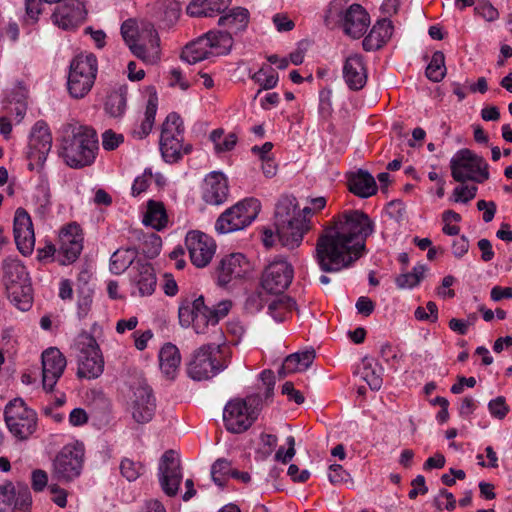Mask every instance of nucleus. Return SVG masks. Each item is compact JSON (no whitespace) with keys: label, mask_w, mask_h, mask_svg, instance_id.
I'll return each instance as SVG.
<instances>
[{"label":"nucleus","mask_w":512,"mask_h":512,"mask_svg":"<svg viewBox=\"0 0 512 512\" xmlns=\"http://www.w3.org/2000/svg\"><path fill=\"white\" fill-rule=\"evenodd\" d=\"M375 230V221L362 210L347 209L334 215L316 242L314 259L320 270L337 273L352 267L367 254L366 241Z\"/></svg>","instance_id":"f257e3e1"},{"label":"nucleus","mask_w":512,"mask_h":512,"mask_svg":"<svg viewBox=\"0 0 512 512\" xmlns=\"http://www.w3.org/2000/svg\"><path fill=\"white\" fill-rule=\"evenodd\" d=\"M326 202L325 197H316L310 200L311 206L300 210L295 197L282 196L274 212L276 236L281 245L289 249L298 247L304 235L312 228L310 217L314 212L324 209Z\"/></svg>","instance_id":"f03ea898"},{"label":"nucleus","mask_w":512,"mask_h":512,"mask_svg":"<svg viewBox=\"0 0 512 512\" xmlns=\"http://www.w3.org/2000/svg\"><path fill=\"white\" fill-rule=\"evenodd\" d=\"M58 133L59 155L69 167L80 169L94 163L98 137L93 128L72 120L62 124Z\"/></svg>","instance_id":"7ed1b4c3"},{"label":"nucleus","mask_w":512,"mask_h":512,"mask_svg":"<svg viewBox=\"0 0 512 512\" xmlns=\"http://www.w3.org/2000/svg\"><path fill=\"white\" fill-rule=\"evenodd\" d=\"M219 343H208L197 348L186 365L189 378L194 381H206L224 371L231 362V350L225 343L222 331Z\"/></svg>","instance_id":"20e7f679"},{"label":"nucleus","mask_w":512,"mask_h":512,"mask_svg":"<svg viewBox=\"0 0 512 512\" xmlns=\"http://www.w3.org/2000/svg\"><path fill=\"white\" fill-rule=\"evenodd\" d=\"M231 307L232 302L224 300L211 308L205 304L202 295L193 301L186 299L178 309L179 323L185 328L192 326L197 334H204L208 326H216L229 313Z\"/></svg>","instance_id":"39448f33"},{"label":"nucleus","mask_w":512,"mask_h":512,"mask_svg":"<svg viewBox=\"0 0 512 512\" xmlns=\"http://www.w3.org/2000/svg\"><path fill=\"white\" fill-rule=\"evenodd\" d=\"M121 36L131 53L143 61L160 57V38L154 25L146 23L139 32L135 19L129 18L121 24Z\"/></svg>","instance_id":"423d86ee"},{"label":"nucleus","mask_w":512,"mask_h":512,"mask_svg":"<svg viewBox=\"0 0 512 512\" xmlns=\"http://www.w3.org/2000/svg\"><path fill=\"white\" fill-rule=\"evenodd\" d=\"M263 406L260 393L229 400L223 409V423L228 432L241 434L257 420Z\"/></svg>","instance_id":"0eeeda50"},{"label":"nucleus","mask_w":512,"mask_h":512,"mask_svg":"<svg viewBox=\"0 0 512 512\" xmlns=\"http://www.w3.org/2000/svg\"><path fill=\"white\" fill-rule=\"evenodd\" d=\"M3 416L8 431L19 442L28 441L38 429L37 412L28 407L21 397L6 404Z\"/></svg>","instance_id":"6e6552de"},{"label":"nucleus","mask_w":512,"mask_h":512,"mask_svg":"<svg viewBox=\"0 0 512 512\" xmlns=\"http://www.w3.org/2000/svg\"><path fill=\"white\" fill-rule=\"evenodd\" d=\"M233 43L229 33L221 31H209L187 44L181 59L189 64L208 59L210 56L227 53Z\"/></svg>","instance_id":"1a4fd4ad"},{"label":"nucleus","mask_w":512,"mask_h":512,"mask_svg":"<svg viewBox=\"0 0 512 512\" xmlns=\"http://www.w3.org/2000/svg\"><path fill=\"white\" fill-rule=\"evenodd\" d=\"M98 71V61L93 53L76 55L70 62L67 88L76 99L83 98L92 89Z\"/></svg>","instance_id":"9d476101"},{"label":"nucleus","mask_w":512,"mask_h":512,"mask_svg":"<svg viewBox=\"0 0 512 512\" xmlns=\"http://www.w3.org/2000/svg\"><path fill=\"white\" fill-rule=\"evenodd\" d=\"M261 210L258 199L250 197L240 200L220 214L215 223L219 234H227L243 230L250 226Z\"/></svg>","instance_id":"9b49d317"},{"label":"nucleus","mask_w":512,"mask_h":512,"mask_svg":"<svg viewBox=\"0 0 512 512\" xmlns=\"http://www.w3.org/2000/svg\"><path fill=\"white\" fill-rule=\"evenodd\" d=\"M488 168L489 165L482 156L467 148L458 150L450 160L451 176L460 183H484L490 177Z\"/></svg>","instance_id":"f8f14e48"},{"label":"nucleus","mask_w":512,"mask_h":512,"mask_svg":"<svg viewBox=\"0 0 512 512\" xmlns=\"http://www.w3.org/2000/svg\"><path fill=\"white\" fill-rule=\"evenodd\" d=\"M77 352V376L85 379L98 378L104 370V359L96 339L87 332L80 333L74 341Z\"/></svg>","instance_id":"ddd939ff"},{"label":"nucleus","mask_w":512,"mask_h":512,"mask_svg":"<svg viewBox=\"0 0 512 512\" xmlns=\"http://www.w3.org/2000/svg\"><path fill=\"white\" fill-rule=\"evenodd\" d=\"M84 462V446L81 443L65 445L53 461V475L59 481L71 482L79 477Z\"/></svg>","instance_id":"4468645a"},{"label":"nucleus","mask_w":512,"mask_h":512,"mask_svg":"<svg viewBox=\"0 0 512 512\" xmlns=\"http://www.w3.org/2000/svg\"><path fill=\"white\" fill-rule=\"evenodd\" d=\"M58 264L67 266L75 263L84 248V232L77 222H70L59 229Z\"/></svg>","instance_id":"2eb2a0df"},{"label":"nucleus","mask_w":512,"mask_h":512,"mask_svg":"<svg viewBox=\"0 0 512 512\" xmlns=\"http://www.w3.org/2000/svg\"><path fill=\"white\" fill-rule=\"evenodd\" d=\"M293 277V266L287 260L278 258L265 268L261 286L270 294H281L290 286Z\"/></svg>","instance_id":"dca6fc26"},{"label":"nucleus","mask_w":512,"mask_h":512,"mask_svg":"<svg viewBox=\"0 0 512 512\" xmlns=\"http://www.w3.org/2000/svg\"><path fill=\"white\" fill-rule=\"evenodd\" d=\"M180 459L174 450H167L161 456L158 465V478L163 492L176 496L182 481Z\"/></svg>","instance_id":"f3484780"},{"label":"nucleus","mask_w":512,"mask_h":512,"mask_svg":"<svg viewBox=\"0 0 512 512\" xmlns=\"http://www.w3.org/2000/svg\"><path fill=\"white\" fill-rule=\"evenodd\" d=\"M185 245L191 262L199 268L209 264L216 250L214 240L199 230H192L187 233Z\"/></svg>","instance_id":"a211bd4d"},{"label":"nucleus","mask_w":512,"mask_h":512,"mask_svg":"<svg viewBox=\"0 0 512 512\" xmlns=\"http://www.w3.org/2000/svg\"><path fill=\"white\" fill-rule=\"evenodd\" d=\"M42 384L47 392L53 391L58 380L64 373L67 360L56 347H50L42 352Z\"/></svg>","instance_id":"6ab92c4d"},{"label":"nucleus","mask_w":512,"mask_h":512,"mask_svg":"<svg viewBox=\"0 0 512 512\" xmlns=\"http://www.w3.org/2000/svg\"><path fill=\"white\" fill-rule=\"evenodd\" d=\"M250 265L242 253H232L224 256L216 267L217 284L226 287L233 280L243 278L249 271Z\"/></svg>","instance_id":"aec40b11"},{"label":"nucleus","mask_w":512,"mask_h":512,"mask_svg":"<svg viewBox=\"0 0 512 512\" xmlns=\"http://www.w3.org/2000/svg\"><path fill=\"white\" fill-rule=\"evenodd\" d=\"M13 233L20 253L24 256L30 255L35 245V235L31 217L23 208H18L15 212Z\"/></svg>","instance_id":"412c9836"},{"label":"nucleus","mask_w":512,"mask_h":512,"mask_svg":"<svg viewBox=\"0 0 512 512\" xmlns=\"http://www.w3.org/2000/svg\"><path fill=\"white\" fill-rule=\"evenodd\" d=\"M86 9L79 0H66L63 5L56 8L52 14L55 25L63 30H75L86 19Z\"/></svg>","instance_id":"4be33fe9"},{"label":"nucleus","mask_w":512,"mask_h":512,"mask_svg":"<svg viewBox=\"0 0 512 512\" xmlns=\"http://www.w3.org/2000/svg\"><path fill=\"white\" fill-rule=\"evenodd\" d=\"M28 157L37 163H43L52 147V135L47 123L37 121L30 132Z\"/></svg>","instance_id":"5701e85b"},{"label":"nucleus","mask_w":512,"mask_h":512,"mask_svg":"<svg viewBox=\"0 0 512 512\" xmlns=\"http://www.w3.org/2000/svg\"><path fill=\"white\" fill-rule=\"evenodd\" d=\"M0 503L13 506L12 512H31L32 496L24 482H7L0 485Z\"/></svg>","instance_id":"b1692460"},{"label":"nucleus","mask_w":512,"mask_h":512,"mask_svg":"<svg viewBox=\"0 0 512 512\" xmlns=\"http://www.w3.org/2000/svg\"><path fill=\"white\" fill-rule=\"evenodd\" d=\"M341 23L346 35L359 39L367 31L370 17L360 4H352L341 14Z\"/></svg>","instance_id":"393cba45"},{"label":"nucleus","mask_w":512,"mask_h":512,"mask_svg":"<svg viewBox=\"0 0 512 512\" xmlns=\"http://www.w3.org/2000/svg\"><path fill=\"white\" fill-rule=\"evenodd\" d=\"M228 195V180L222 172L213 171L206 175L202 185V199L205 203L221 205Z\"/></svg>","instance_id":"a878e982"},{"label":"nucleus","mask_w":512,"mask_h":512,"mask_svg":"<svg viewBox=\"0 0 512 512\" xmlns=\"http://www.w3.org/2000/svg\"><path fill=\"white\" fill-rule=\"evenodd\" d=\"M342 74L350 90L359 91L363 89L368 79L364 57L360 54L348 56L343 63Z\"/></svg>","instance_id":"bb28decb"},{"label":"nucleus","mask_w":512,"mask_h":512,"mask_svg":"<svg viewBox=\"0 0 512 512\" xmlns=\"http://www.w3.org/2000/svg\"><path fill=\"white\" fill-rule=\"evenodd\" d=\"M155 409L156 400L152 388L148 385L137 387L132 404L133 419L140 424L148 423L152 420Z\"/></svg>","instance_id":"cd10ccee"},{"label":"nucleus","mask_w":512,"mask_h":512,"mask_svg":"<svg viewBox=\"0 0 512 512\" xmlns=\"http://www.w3.org/2000/svg\"><path fill=\"white\" fill-rule=\"evenodd\" d=\"M130 280L138 288L141 296H150L157 285L155 270L151 263L138 259L130 270Z\"/></svg>","instance_id":"c85d7f7f"},{"label":"nucleus","mask_w":512,"mask_h":512,"mask_svg":"<svg viewBox=\"0 0 512 512\" xmlns=\"http://www.w3.org/2000/svg\"><path fill=\"white\" fill-rule=\"evenodd\" d=\"M393 24L388 18L378 20L363 39L362 46L365 51H375L383 47L393 34Z\"/></svg>","instance_id":"c756f323"},{"label":"nucleus","mask_w":512,"mask_h":512,"mask_svg":"<svg viewBox=\"0 0 512 512\" xmlns=\"http://www.w3.org/2000/svg\"><path fill=\"white\" fill-rule=\"evenodd\" d=\"M349 191L360 198H369L377 192L374 177L365 170L359 169L348 178Z\"/></svg>","instance_id":"7c9ffc66"},{"label":"nucleus","mask_w":512,"mask_h":512,"mask_svg":"<svg viewBox=\"0 0 512 512\" xmlns=\"http://www.w3.org/2000/svg\"><path fill=\"white\" fill-rule=\"evenodd\" d=\"M142 223L156 231L165 229L168 225V214L164 203L149 199L146 203V211L143 213Z\"/></svg>","instance_id":"2f4dec72"},{"label":"nucleus","mask_w":512,"mask_h":512,"mask_svg":"<svg viewBox=\"0 0 512 512\" xmlns=\"http://www.w3.org/2000/svg\"><path fill=\"white\" fill-rule=\"evenodd\" d=\"M3 284L5 289L30 281L25 266L17 258L7 257L2 262Z\"/></svg>","instance_id":"473e14b6"},{"label":"nucleus","mask_w":512,"mask_h":512,"mask_svg":"<svg viewBox=\"0 0 512 512\" xmlns=\"http://www.w3.org/2000/svg\"><path fill=\"white\" fill-rule=\"evenodd\" d=\"M314 359V350H306L288 355L278 370L279 377L283 378L289 374L307 370Z\"/></svg>","instance_id":"72a5a7b5"},{"label":"nucleus","mask_w":512,"mask_h":512,"mask_svg":"<svg viewBox=\"0 0 512 512\" xmlns=\"http://www.w3.org/2000/svg\"><path fill=\"white\" fill-rule=\"evenodd\" d=\"M157 108L158 98L156 94L150 95L143 118L140 122L135 123L134 127L131 129V135L134 139L142 140L150 134L155 123Z\"/></svg>","instance_id":"f704fd0d"},{"label":"nucleus","mask_w":512,"mask_h":512,"mask_svg":"<svg viewBox=\"0 0 512 512\" xmlns=\"http://www.w3.org/2000/svg\"><path fill=\"white\" fill-rule=\"evenodd\" d=\"M181 362V355L176 345L166 343L159 352V363L167 379H175Z\"/></svg>","instance_id":"c9c22d12"},{"label":"nucleus","mask_w":512,"mask_h":512,"mask_svg":"<svg viewBox=\"0 0 512 512\" xmlns=\"http://www.w3.org/2000/svg\"><path fill=\"white\" fill-rule=\"evenodd\" d=\"M231 0H192L187 13L192 17H214L225 11Z\"/></svg>","instance_id":"e433bc0d"},{"label":"nucleus","mask_w":512,"mask_h":512,"mask_svg":"<svg viewBox=\"0 0 512 512\" xmlns=\"http://www.w3.org/2000/svg\"><path fill=\"white\" fill-rule=\"evenodd\" d=\"M249 11L243 7H236L230 10L228 14L218 19V25L227 28L226 33L232 37V33L244 31L249 23Z\"/></svg>","instance_id":"4c0bfd02"},{"label":"nucleus","mask_w":512,"mask_h":512,"mask_svg":"<svg viewBox=\"0 0 512 512\" xmlns=\"http://www.w3.org/2000/svg\"><path fill=\"white\" fill-rule=\"evenodd\" d=\"M139 251L135 247L119 248L110 257L111 273L120 275L135 264Z\"/></svg>","instance_id":"58836bf2"},{"label":"nucleus","mask_w":512,"mask_h":512,"mask_svg":"<svg viewBox=\"0 0 512 512\" xmlns=\"http://www.w3.org/2000/svg\"><path fill=\"white\" fill-rule=\"evenodd\" d=\"M10 302L21 311H28L33 302L31 282L14 285L6 289Z\"/></svg>","instance_id":"ea45409f"},{"label":"nucleus","mask_w":512,"mask_h":512,"mask_svg":"<svg viewBox=\"0 0 512 512\" xmlns=\"http://www.w3.org/2000/svg\"><path fill=\"white\" fill-rule=\"evenodd\" d=\"M181 142H183V137H174L167 132L160 135V152L166 163L174 164L181 161Z\"/></svg>","instance_id":"a19ab883"},{"label":"nucleus","mask_w":512,"mask_h":512,"mask_svg":"<svg viewBox=\"0 0 512 512\" xmlns=\"http://www.w3.org/2000/svg\"><path fill=\"white\" fill-rule=\"evenodd\" d=\"M295 309L296 301L287 295H282L268 304V313L276 322L285 321Z\"/></svg>","instance_id":"79ce46f5"},{"label":"nucleus","mask_w":512,"mask_h":512,"mask_svg":"<svg viewBox=\"0 0 512 512\" xmlns=\"http://www.w3.org/2000/svg\"><path fill=\"white\" fill-rule=\"evenodd\" d=\"M250 78L260 86L256 96L263 90L275 88L279 81L278 73L269 65H263L258 71L250 75Z\"/></svg>","instance_id":"37998d69"},{"label":"nucleus","mask_w":512,"mask_h":512,"mask_svg":"<svg viewBox=\"0 0 512 512\" xmlns=\"http://www.w3.org/2000/svg\"><path fill=\"white\" fill-rule=\"evenodd\" d=\"M126 94L127 88L120 87L112 91L106 99L105 111L112 117H120L124 114L126 109Z\"/></svg>","instance_id":"c03bdc74"},{"label":"nucleus","mask_w":512,"mask_h":512,"mask_svg":"<svg viewBox=\"0 0 512 512\" xmlns=\"http://www.w3.org/2000/svg\"><path fill=\"white\" fill-rule=\"evenodd\" d=\"M447 72L445 66V55L442 51H435L426 67L425 75L432 82L438 83L443 80Z\"/></svg>","instance_id":"a18cd8bd"},{"label":"nucleus","mask_w":512,"mask_h":512,"mask_svg":"<svg viewBox=\"0 0 512 512\" xmlns=\"http://www.w3.org/2000/svg\"><path fill=\"white\" fill-rule=\"evenodd\" d=\"M33 199L36 206V212L40 216H45L51 207V194L48 184L41 183L39 184L33 195Z\"/></svg>","instance_id":"49530a36"},{"label":"nucleus","mask_w":512,"mask_h":512,"mask_svg":"<svg viewBox=\"0 0 512 512\" xmlns=\"http://www.w3.org/2000/svg\"><path fill=\"white\" fill-rule=\"evenodd\" d=\"M232 471L233 468L228 460L224 458L217 459L211 467V476L214 483L223 487L226 479L231 476Z\"/></svg>","instance_id":"de8ad7c7"},{"label":"nucleus","mask_w":512,"mask_h":512,"mask_svg":"<svg viewBox=\"0 0 512 512\" xmlns=\"http://www.w3.org/2000/svg\"><path fill=\"white\" fill-rule=\"evenodd\" d=\"M362 378L366 381L371 390L378 391L382 387L383 380L377 370L373 367V361L363 359Z\"/></svg>","instance_id":"09e8293b"},{"label":"nucleus","mask_w":512,"mask_h":512,"mask_svg":"<svg viewBox=\"0 0 512 512\" xmlns=\"http://www.w3.org/2000/svg\"><path fill=\"white\" fill-rule=\"evenodd\" d=\"M184 130V123L180 115L176 112H171L162 124L161 134L164 135L167 132L174 137H183Z\"/></svg>","instance_id":"8fccbe9b"},{"label":"nucleus","mask_w":512,"mask_h":512,"mask_svg":"<svg viewBox=\"0 0 512 512\" xmlns=\"http://www.w3.org/2000/svg\"><path fill=\"white\" fill-rule=\"evenodd\" d=\"M77 294V315L80 319H83L88 315L91 309L93 301V291L89 287L84 285L83 287L78 288Z\"/></svg>","instance_id":"3c124183"},{"label":"nucleus","mask_w":512,"mask_h":512,"mask_svg":"<svg viewBox=\"0 0 512 512\" xmlns=\"http://www.w3.org/2000/svg\"><path fill=\"white\" fill-rule=\"evenodd\" d=\"M119 468L121 475L129 482L137 480L144 471V466L140 462H135L130 458H123Z\"/></svg>","instance_id":"603ef678"},{"label":"nucleus","mask_w":512,"mask_h":512,"mask_svg":"<svg viewBox=\"0 0 512 512\" xmlns=\"http://www.w3.org/2000/svg\"><path fill=\"white\" fill-rule=\"evenodd\" d=\"M162 247V239L156 233H150L144 237L142 254L147 259H153L160 254Z\"/></svg>","instance_id":"864d4df0"},{"label":"nucleus","mask_w":512,"mask_h":512,"mask_svg":"<svg viewBox=\"0 0 512 512\" xmlns=\"http://www.w3.org/2000/svg\"><path fill=\"white\" fill-rule=\"evenodd\" d=\"M43 3L46 2L44 0H24V21L31 24L38 22L39 16L42 14L43 11Z\"/></svg>","instance_id":"5fc2aeb1"},{"label":"nucleus","mask_w":512,"mask_h":512,"mask_svg":"<svg viewBox=\"0 0 512 512\" xmlns=\"http://www.w3.org/2000/svg\"><path fill=\"white\" fill-rule=\"evenodd\" d=\"M331 97V89L324 88L319 92L318 113L323 120L329 119L332 115L333 107Z\"/></svg>","instance_id":"6e6d98bb"},{"label":"nucleus","mask_w":512,"mask_h":512,"mask_svg":"<svg viewBox=\"0 0 512 512\" xmlns=\"http://www.w3.org/2000/svg\"><path fill=\"white\" fill-rule=\"evenodd\" d=\"M152 177H153V173H152L151 168H146L144 170V172L142 173V175L137 176L134 179V182L131 187L132 196L137 197L140 194H142L143 192H145L150 185Z\"/></svg>","instance_id":"4d7b16f0"},{"label":"nucleus","mask_w":512,"mask_h":512,"mask_svg":"<svg viewBox=\"0 0 512 512\" xmlns=\"http://www.w3.org/2000/svg\"><path fill=\"white\" fill-rule=\"evenodd\" d=\"M488 410L492 417L502 420L510 411L509 406L506 404V399L503 396H498L488 403Z\"/></svg>","instance_id":"13d9d810"},{"label":"nucleus","mask_w":512,"mask_h":512,"mask_svg":"<svg viewBox=\"0 0 512 512\" xmlns=\"http://www.w3.org/2000/svg\"><path fill=\"white\" fill-rule=\"evenodd\" d=\"M474 12L488 22L495 21L499 17L498 10L487 0H479L474 7Z\"/></svg>","instance_id":"bf43d9fd"},{"label":"nucleus","mask_w":512,"mask_h":512,"mask_svg":"<svg viewBox=\"0 0 512 512\" xmlns=\"http://www.w3.org/2000/svg\"><path fill=\"white\" fill-rule=\"evenodd\" d=\"M286 444L288 445L287 450H285L284 447L281 446L275 454V460L283 464L289 463L296 453L295 438L293 436H288L286 438Z\"/></svg>","instance_id":"052dcab7"},{"label":"nucleus","mask_w":512,"mask_h":512,"mask_svg":"<svg viewBox=\"0 0 512 512\" xmlns=\"http://www.w3.org/2000/svg\"><path fill=\"white\" fill-rule=\"evenodd\" d=\"M37 257L42 262H57L58 263L57 244H54L51 241L46 242L44 247L37 249Z\"/></svg>","instance_id":"680f3d73"},{"label":"nucleus","mask_w":512,"mask_h":512,"mask_svg":"<svg viewBox=\"0 0 512 512\" xmlns=\"http://www.w3.org/2000/svg\"><path fill=\"white\" fill-rule=\"evenodd\" d=\"M434 503L436 508L439 510L445 508L448 511H452L456 507V499L454 495L446 489L440 490L439 497L435 498Z\"/></svg>","instance_id":"e2e57ef3"},{"label":"nucleus","mask_w":512,"mask_h":512,"mask_svg":"<svg viewBox=\"0 0 512 512\" xmlns=\"http://www.w3.org/2000/svg\"><path fill=\"white\" fill-rule=\"evenodd\" d=\"M124 137L122 134H117L111 129L106 130L102 134V146L107 151L115 150L123 143Z\"/></svg>","instance_id":"0e129e2a"},{"label":"nucleus","mask_w":512,"mask_h":512,"mask_svg":"<svg viewBox=\"0 0 512 512\" xmlns=\"http://www.w3.org/2000/svg\"><path fill=\"white\" fill-rule=\"evenodd\" d=\"M48 474L42 469H35L31 473V487L34 492H42L48 487Z\"/></svg>","instance_id":"69168bd1"},{"label":"nucleus","mask_w":512,"mask_h":512,"mask_svg":"<svg viewBox=\"0 0 512 512\" xmlns=\"http://www.w3.org/2000/svg\"><path fill=\"white\" fill-rule=\"evenodd\" d=\"M265 303L266 300L264 293L256 291L247 297L245 307L252 312H258L263 309Z\"/></svg>","instance_id":"338daca9"},{"label":"nucleus","mask_w":512,"mask_h":512,"mask_svg":"<svg viewBox=\"0 0 512 512\" xmlns=\"http://www.w3.org/2000/svg\"><path fill=\"white\" fill-rule=\"evenodd\" d=\"M50 493L52 494L51 501L60 508H65L67 505V491L57 484H50L48 486Z\"/></svg>","instance_id":"774afa93"}]
</instances>
